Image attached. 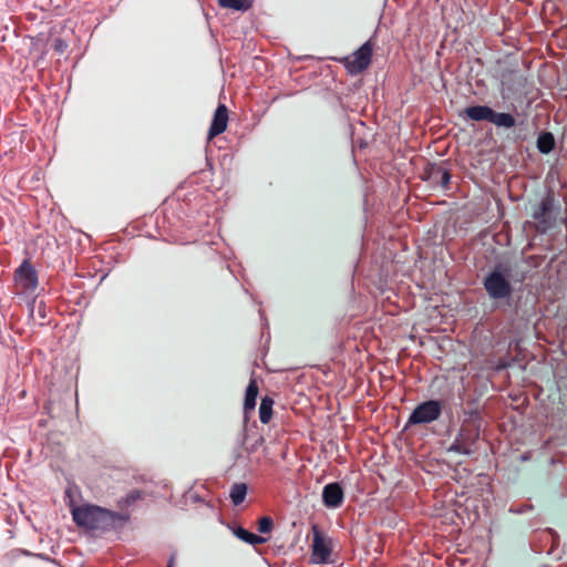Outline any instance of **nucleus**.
Returning a JSON list of instances; mask_svg holds the SVG:
<instances>
[{"mask_svg":"<svg viewBox=\"0 0 567 567\" xmlns=\"http://www.w3.org/2000/svg\"><path fill=\"white\" fill-rule=\"evenodd\" d=\"M372 52L373 44L367 41L352 54L343 58L341 63L349 74L357 75L369 68L372 60Z\"/></svg>","mask_w":567,"mask_h":567,"instance_id":"3","label":"nucleus"},{"mask_svg":"<svg viewBox=\"0 0 567 567\" xmlns=\"http://www.w3.org/2000/svg\"><path fill=\"white\" fill-rule=\"evenodd\" d=\"M344 493L337 482L327 484L322 489V502L328 508H338L342 505Z\"/></svg>","mask_w":567,"mask_h":567,"instance_id":"9","label":"nucleus"},{"mask_svg":"<svg viewBox=\"0 0 567 567\" xmlns=\"http://www.w3.org/2000/svg\"><path fill=\"white\" fill-rule=\"evenodd\" d=\"M442 413L441 402L435 400L425 401L419 404L411 413L408 424H427L440 417Z\"/></svg>","mask_w":567,"mask_h":567,"instance_id":"5","label":"nucleus"},{"mask_svg":"<svg viewBox=\"0 0 567 567\" xmlns=\"http://www.w3.org/2000/svg\"><path fill=\"white\" fill-rule=\"evenodd\" d=\"M176 564V553H173L167 561V567H175Z\"/></svg>","mask_w":567,"mask_h":567,"instance_id":"24","label":"nucleus"},{"mask_svg":"<svg viewBox=\"0 0 567 567\" xmlns=\"http://www.w3.org/2000/svg\"><path fill=\"white\" fill-rule=\"evenodd\" d=\"M491 123L498 127L512 128L515 126V117L509 113H496L493 111Z\"/></svg>","mask_w":567,"mask_h":567,"instance_id":"17","label":"nucleus"},{"mask_svg":"<svg viewBox=\"0 0 567 567\" xmlns=\"http://www.w3.org/2000/svg\"><path fill=\"white\" fill-rule=\"evenodd\" d=\"M254 0H218L221 8L245 12L252 7Z\"/></svg>","mask_w":567,"mask_h":567,"instance_id":"16","label":"nucleus"},{"mask_svg":"<svg viewBox=\"0 0 567 567\" xmlns=\"http://www.w3.org/2000/svg\"><path fill=\"white\" fill-rule=\"evenodd\" d=\"M482 426V417L477 411H471L466 414L460 433L450 447L462 454L470 455L472 453V445L478 439Z\"/></svg>","mask_w":567,"mask_h":567,"instance_id":"2","label":"nucleus"},{"mask_svg":"<svg viewBox=\"0 0 567 567\" xmlns=\"http://www.w3.org/2000/svg\"><path fill=\"white\" fill-rule=\"evenodd\" d=\"M554 137L550 133L539 135L537 146L542 153H549L554 148Z\"/></svg>","mask_w":567,"mask_h":567,"instance_id":"20","label":"nucleus"},{"mask_svg":"<svg viewBox=\"0 0 567 567\" xmlns=\"http://www.w3.org/2000/svg\"><path fill=\"white\" fill-rule=\"evenodd\" d=\"M422 470L430 474H439L436 467L441 465V463H421Z\"/></svg>","mask_w":567,"mask_h":567,"instance_id":"22","label":"nucleus"},{"mask_svg":"<svg viewBox=\"0 0 567 567\" xmlns=\"http://www.w3.org/2000/svg\"><path fill=\"white\" fill-rule=\"evenodd\" d=\"M274 522L269 516H264L258 522V532L261 534H268L272 530Z\"/></svg>","mask_w":567,"mask_h":567,"instance_id":"21","label":"nucleus"},{"mask_svg":"<svg viewBox=\"0 0 567 567\" xmlns=\"http://www.w3.org/2000/svg\"><path fill=\"white\" fill-rule=\"evenodd\" d=\"M53 47H54V49H55L58 52L62 53V52L65 50L66 44L64 43V41H63L62 39H59V38H58V39H55V40H54V42H53Z\"/></svg>","mask_w":567,"mask_h":567,"instance_id":"23","label":"nucleus"},{"mask_svg":"<svg viewBox=\"0 0 567 567\" xmlns=\"http://www.w3.org/2000/svg\"><path fill=\"white\" fill-rule=\"evenodd\" d=\"M144 493L141 489H132L125 496L117 499V507L121 511L133 506L137 501L142 499Z\"/></svg>","mask_w":567,"mask_h":567,"instance_id":"15","label":"nucleus"},{"mask_svg":"<svg viewBox=\"0 0 567 567\" xmlns=\"http://www.w3.org/2000/svg\"><path fill=\"white\" fill-rule=\"evenodd\" d=\"M427 178L432 184L446 188L450 183L451 175L443 166L432 165L427 171Z\"/></svg>","mask_w":567,"mask_h":567,"instance_id":"11","label":"nucleus"},{"mask_svg":"<svg viewBox=\"0 0 567 567\" xmlns=\"http://www.w3.org/2000/svg\"><path fill=\"white\" fill-rule=\"evenodd\" d=\"M233 532L236 535V537H238L240 540H243L247 544L254 545V546L260 545V544H264L267 542V538L256 535L240 526L234 528Z\"/></svg>","mask_w":567,"mask_h":567,"instance_id":"14","label":"nucleus"},{"mask_svg":"<svg viewBox=\"0 0 567 567\" xmlns=\"http://www.w3.org/2000/svg\"><path fill=\"white\" fill-rule=\"evenodd\" d=\"M464 114L472 121H492L493 110L486 105L468 106L464 110Z\"/></svg>","mask_w":567,"mask_h":567,"instance_id":"12","label":"nucleus"},{"mask_svg":"<svg viewBox=\"0 0 567 567\" xmlns=\"http://www.w3.org/2000/svg\"><path fill=\"white\" fill-rule=\"evenodd\" d=\"M258 395V384L255 379L249 381V384L246 389L245 400H244V411L248 413L252 411L256 406V400Z\"/></svg>","mask_w":567,"mask_h":567,"instance_id":"13","label":"nucleus"},{"mask_svg":"<svg viewBox=\"0 0 567 567\" xmlns=\"http://www.w3.org/2000/svg\"><path fill=\"white\" fill-rule=\"evenodd\" d=\"M194 499H195L196 502H199V501H200V498H199L198 496H195V497H194Z\"/></svg>","mask_w":567,"mask_h":567,"instance_id":"25","label":"nucleus"},{"mask_svg":"<svg viewBox=\"0 0 567 567\" xmlns=\"http://www.w3.org/2000/svg\"><path fill=\"white\" fill-rule=\"evenodd\" d=\"M16 284L23 291H33L35 289L38 285L37 272L28 261H23L17 269Z\"/></svg>","mask_w":567,"mask_h":567,"instance_id":"8","label":"nucleus"},{"mask_svg":"<svg viewBox=\"0 0 567 567\" xmlns=\"http://www.w3.org/2000/svg\"><path fill=\"white\" fill-rule=\"evenodd\" d=\"M553 196L547 194L533 212V218L537 221V229L546 231L551 224Z\"/></svg>","mask_w":567,"mask_h":567,"instance_id":"7","label":"nucleus"},{"mask_svg":"<svg viewBox=\"0 0 567 567\" xmlns=\"http://www.w3.org/2000/svg\"><path fill=\"white\" fill-rule=\"evenodd\" d=\"M247 495V485L245 483H236L230 489V499L235 506L240 505Z\"/></svg>","mask_w":567,"mask_h":567,"instance_id":"19","label":"nucleus"},{"mask_svg":"<svg viewBox=\"0 0 567 567\" xmlns=\"http://www.w3.org/2000/svg\"><path fill=\"white\" fill-rule=\"evenodd\" d=\"M274 400L269 396H264L259 406V419L261 423L267 424L271 420Z\"/></svg>","mask_w":567,"mask_h":567,"instance_id":"18","label":"nucleus"},{"mask_svg":"<svg viewBox=\"0 0 567 567\" xmlns=\"http://www.w3.org/2000/svg\"><path fill=\"white\" fill-rule=\"evenodd\" d=\"M311 529L313 534L311 561L313 564H327L332 551L331 546L326 543L317 525H313Z\"/></svg>","mask_w":567,"mask_h":567,"instance_id":"6","label":"nucleus"},{"mask_svg":"<svg viewBox=\"0 0 567 567\" xmlns=\"http://www.w3.org/2000/svg\"><path fill=\"white\" fill-rule=\"evenodd\" d=\"M71 512L74 523L90 530H107L116 520L126 523L130 519L127 513H117L91 504L73 507Z\"/></svg>","mask_w":567,"mask_h":567,"instance_id":"1","label":"nucleus"},{"mask_svg":"<svg viewBox=\"0 0 567 567\" xmlns=\"http://www.w3.org/2000/svg\"><path fill=\"white\" fill-rule=\"evenodd\" d=\"M509 271L503 272L499 269L492 271L484 280V287L494 299H503L511 295Z\"/></svg>","mask_w":567,"mask_h":567,"instance_id":"4","label":"nucleus"},{"mask_svg":"<svg viewBox=\"0 0 567 567\" xmlns=\"http://www.w3.org/2000/svg\"><path fill=\"white\" fill-rule=\"evenodd\" d=\"M228 124V110L225 104H219L214 113L210 127L208 130V141L224 133Z\"/></svg>","mask_w":567,"mask_h":567,"instance_id":"10","label":"nucleus"}]
</instances>
